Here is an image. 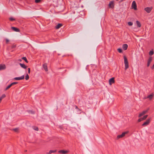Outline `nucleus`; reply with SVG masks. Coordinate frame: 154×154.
Wrapping results in <instances>:
<instances>
[{
	"mask_svg": "<svg viewBox=\"0 0 154 154\" xmlns=\"http://www.w3.org/2000/svg\"><path fill=\"white\" fill-rule=\"evenodd\" d=\"M28 112L29 113H31L32 114H34L35 113V112L32 111H29Z\"/></svg>",
	"mask_w": 154,
	"mask_h": 154,
	"instance_id": "nucleus-31",
	"label": "nucleus"
},
{
	"mask_svg": "<svg viewBox=\"0 0 154 154\" xmlns=\"http://www.w3.org/2000/svg\"><path fill=\"white\" fill-rule=\"evenodd\" d=\"M57 152L56 150H50L49 152H46V154H51L52 153H55Z\"/></svg>",
	"mask_w": 154,
	"mask_h": 154,
	"instance_id": "nucleus-17",
	"label": "nucleus"
},
{
	"mask_svg": "<svg viewBox=\"0 0 154 154\" xmlns=\"http://www.w3.org/2000/svg\"><path fill=\"white\" fill-rule=\"evenodd\" d=\"M151 68L152 69H154V64L153 65V66L151 67Z\"/></svg>",
	"mask_w": 154,
	"mask_h": 154,
	"instance_id": "nucleus-38",
	"label": "nucleus"
},
{
	"mask_svg": "<svg viewBox=\"0 0 154 154\" xmlns=\"http://www.w3.org/2000/svg\"><path fill=\"white\" fill-rule=\"evenodd\" d=\"M18 60V61H20V62H21V61H22V60H21V59H19V60Z\"/></svg>",
	"mask_w": 154,
	"mask_h": 154,
	"instance_id": "nucleus-39",
	"label": "nucleus"
},
{
	"mask_svg": "<svg viewBox=\"0 0 154 154\" xmlns=\"http://www.w3.org/2000/svg\"><path fill=\"white\" fill-rule=\"evenodd\" d=\"M153 51L152 50L150 51L149 52V54L150 56H152L153 54Z\"/></svg>",
	"mask_w": 154,
	"mask_h": 154,
	"instance_id": "nucleus-25",
	"label": "nucleus"
},
{
	"mask_svg": "<svg viewBox=\"0 0 154 154\" xmlns=\"http://www.w3.org/2000/svg\"><path fill=\"white\" fill-rule=\"evenodd\" d=\"M136 23L138 27H140L141 26V24L138 21H136Z\"/></svg>",
	"mask_w": 154,
	"mask_h": 154,
	"instance_id": "nucleus-22",
	"label": "nucleus"
},
{
	"mask_svg": "<svg viewBox=\"0 0 154 154\" xmlns=\"http://www.w3.org/2000/svg\"><path fill=\"white\" fill-rule=\"evenodd\" d=\"M82 113H84V112H82Z\"/></svg>",
	"mask_w": 154,
	"mask_h": 154,
	"instance_id": "nucleus-43",
	"label": "nucleus"
},
{
	"mask_svg": "<svg viewBox=\"0 0 154 154\" xmlns=\"http://www.w3.org/2000/svg\"><path fill=\"white\" fill-rule=\"evenodd\" d=\"M152 9V7H146L144 9V10L147 13H149L151 11Z\"/></svg>",
	"mask_w": 154,
	"mask_h": 154,
	"instance_id": "nucleus-7",
	"label": "nucleus"
},
{
	"mask_svg": "<svg viewBox=\"0 0 154 154\" xmlns=\"http://www.w3.org/2000/svg\"><path fill=\"white\" fill-rule=\"evenodd\" d=\"M128 24L129 26H131L133 25V23L131 22H129L128 23Z\"/></svg>",
	"mask_w": 154,
	"mask_h": 154,
	"instance_id": "nucleus-30",
	"label": "nucleus"
},
{
	"mask_svg": "<svg viewBox=\"0 0 154 154\" xmlns=\"http://www.w3.org/2000/svg\"><path fill=\"white\" fill-rule=\"evenodd\" d=\"M6 95L5 94H3L2 95V96L0 97V103L1 102L2 99L5 97Z\"/></svg>",
	"mask_w": 154,
	"mask_h": 154,
	"instance_id": "nucleus-21",
	"label": "nucleus"
},
{
	"mask_svg": "<svg viewBox=\"0 0 154 154\" xmlns=\"http://www.w3.org/2000/svg\"><path fill=\"white\" fill-rule=\"evenodd\" d=\"M75 106V108H77V106Z\"/></svg>",
	"mask_w": 154,
	"mask_h": 154,
	"instance_id": "nucleus-41",
	"label": "nucleus"
},
{
	"mask_svg": "<svg viewBox=\"0 0 154 154\" xmlns=\"http://www.w3.org/2000/svg\"><path fill=\"white\" fill-rule=\"evenodd\" d=\"M122 47L124 50H126L128 48V45L127 44H124L123 45Z\"/></svg>",
	"mask_w": 154,
	"mask_h": 154,
	"instance_id": "nucleus-16",
	"label": "nucleus"
},
{
	"mask_svg": "<svg viewBox=\"0 0 154 154\" xmlns=\"http://www.w3.org/2000/svg\"><path fill=\"white\" fill-rule=\"evenodd\" d=\"M62 26V25L61 24L59 23L55 26V28L56 29H57L60 28Z\"/></svg>",
	"mask_w": 154,
	"mask_h": 154,
	"instance_id": "nucleus-19",
	"label": "nucleus"
},
{
	"mask_svg": "<svg viewBox=\"0 0 154 154\" xmlns=\"http://www.w3.org/2000/svg\"><path fill=\"white\" fill-rule=\"evenodd\" d=\"M28 72L29 74L30 72V68H28Z\"/></svg>",
	"mask_w": 154,
	"mask_h": 154,
	"instance_id": "nucleus-37",
	"label": "nucleus"
},
{
	"mask_svg": "<svg viewBox=\"0 0 154 154\" xmlns=\"http://www.w3.org/2000/svg\"><path fill=\"white\" fill-rule=\"evenodd\" d=\"M20 66L23 68H24V69H26L27 68V66L24 64H22L21 63H20L19 64Z\"/></svg>",
	"mask_w": 154,
	"mask_h": 154,
	"instance_id": "nucleus-18",
	"label": "nucleus"
},
{
	"mask_svg": "<svg viewBox=\"0 0 154 154\" xmlns=\"http://www.w3.org/2000/svg\"><path fill=\"white\" fill-rule=\"evenodd\" d=\"M124 63L125 65V69H127L129 67L128 61L127 58L124 56Z\"/></svg>",
	"mask_w": 154,
	"mask_h": 154,
	"instance_id": "nucleus-1",
	"label": "nucleus"
},
{
	"mask_svg": "<svg viewBox=\"0 0 154 154\" xmlns=\"http://www.w3.org/2000/svg\"><path fill=\"white\" fill-rule=\"evenodd\" d=\"M12 84H10V85H8L5 88V90H7L10 88L11 86H12Z\"/></svg>",
	"mask_w": 154,
	"mask_h": 154,
	"instance_id": "nucleus-26",
	"label": "nucleus"
},
{
	"mask_svg": "<svg viewBox=\"0 0 154 154\" xmlns=\"http://www.w3.org/2000/svg\"><path fill=\"white\" fill-rule=\"evenodd\" d=\"M147 116H148L147 115H145V116H144L143 117L139 119L138 120V122H141L142 121H143V120L147 118Z\"/></svg>",
	"mask_w": 154,
	"mask_h": 154,
	"instance_id": "nucleus-8",
	"label": "nucleus"
},
{
	"mask_svg": "<svg viewBox=\"0 0 154 154\" xmlns=\"http://www.w3.org/2000/svg\"><path fill=\"white\" fill-rule=\"evenodd\" d=\"M29 78V77L28 74H27L25 76V79L28 80Z\"/></svg>",
	"mask_w": 154,
	"mask_h": 154,
	"instance_id": "nucleus-29",
	"label": "nucleus"
},
{
	"mask_svg": "<svg viewBox=\"0 0 154 154\" xmlns=\"http://www.w3.org/2000/svg\"><path fill=\"white\" fill-rule=\"evenodd\" d=\"M9 20L10 21H13L15 20V19L13 17H10L9 18Z\"/></svg>",
	"mask_w": 154,
	"mask_h": 154,
	"instance_id": "nucleus-32",
	"label": "nucleus"
},
{
	"mask_svg": "<svg viewBox=\"0 0 154 154\" xmlns=\"http://www.w3.org/2000/svg\"><path fill=\"white\" fill-rule=\"evenodd\" d=\"M5 40H6V43L8 44L9 42V40L7 38H6L5 39Z\"/></svg>",
	"mask_w": 154,
	"mask_h": 154,
	"instance_id": "nucleus-36",
	"label": "nucleus"
},
{
	"mask_svg": "<svg viewBox=\"0 0 154 154\" xmlns=\"http://www.w3.org/2000/svg\"><path fill=\"white\" fill-rule=\"evenodd\" d=\"M128 133V131H126L123 132L121 135H118L117 137V138L119 139L120 138H122L124 137L126 134H127Z\"/></svg>",
	"mask_w": 154,
	"mask_h": 154,
	"instance_id": "nucleus-2",
	"label": "nucleus"
},
{
	"mask_svg": "<svg viewBox=\"0 0 154 154\" xmlns=\"http://www.w3.org/2000/svg\"><path fill=\"white\" fill-rule=\"evenodd\" d=\"M77 111H78V114L81 113V111L78 108Z\"/></svg>",
	"mask_w": 154,
	"mask_h": 154,
	"instance_id": "nucleus-34",
	"label": "nucleus"
},
{
	"mask_svg": "<svg viewBox=\"0 0 154 154\" xmlns=\"http://www.w3.org/2000/svg\"><path fill=\"white\" fill-rule=\"evenodd\" d=\"M150 119H147L142 125L143 126H146L148 125L150 123Z\"/></svg>",
	"mask_w": 154,
	"mask_h": 154,
	"instance_id": "nucleus-5",
	"label": "nucleus"
},
{
	"mask_svg": "<svg viewBox=\"0 0 154 154\" xmlns=\"http://www.w3.org/2000/svg\"><path fill=\"white\" fill-rule=\"evenodd\" d=\"M22 59L24 60L26 63H28V61L27 60V59L26 57H23L22 58Z\"/></svg>",
	"mask_w": 154,
	"mask_h": 154,
	"instance_id": "nucleus-23",
	"label": "nucleus"
},
{
	"mask_svg": "<svg viewBox=\"0 0 154 154\" xmlns=\"http://www.w3.org/2000/svg\"><path fill=\"white\" fill-rule=\"evenodd\" d=\"M117 50L118 52L120 53H121L122 52V50L121 48H119Z\"/></svg>",
	"mask_w": 154,
	"mask_h": 154,
	"instance_id": "nucleus-28",
	"label": "nucleus"
},
{
	"mask_svg": "<svg viewBox=\"0 0 154 154\" xmlns=\"http://www.w3.org/2000/svg\"><path fill=\"white\" fill-rule=\"evenodd\" d=\"M131 7L132 8L134 9V10H136L137 8V5L136 2L135 1H133Z\"/></svg>",
	"mask_w": 154,
	"mask_h": 154,
	"instance_id": "nucleus-4",
	"label": "nucleus"
},
{
	"mask_svg": "<svg viewBox=\"0 0 154 154\" xmlns=\"http://www.w3.org/2000/svg\"><path fill=\"white\" fill-rule=\"evenodd\" d=\"M58 152L63 154H66L68 152V151L67 150H60L58 151Z\"/></svg>",
	"mask_w": 154,
	"mask_h": 154,
	"instance_id": "nucleus-12",
	"label": "nucleus"
},
{
	"mask_svg": "<svg viewBox=\"0 0 154 154\" xmlns=\"http://www.w3.org/2000/svg\"><path fill=\"white\" fill-rule=\"evenodd\" d=\"M109 84L110 85H111L114 82V78H112L110 79L109 80Z\"/></svg>",
	"mask_w": 154,
	"mask_h": 154,
	"instance_id": "nucleus-14",
	"label": "nucleus"
},
{
	"mask_svg": "<svg viewBox=\"0 0 154 154\" xmlns=\"http://www.w3.org/2000/svg\"><path fill=\"white\" fill-rule=\"evenodd\" d=\"M6 68L5 65L4 64H0V70H4Z\"/></svg>",
	"mask_w": 154,
	"mask_h": 154,
	"instance_id": "nucleus-13",
	"label": "nucleus"
},
{
	"mask_svg": "<svg viewBox=\"0 0 154 154\" xmlns=\"http://www.w3.org/2000/svg\"><path fill=\"white\" fill-rule=\"evenodd\" d=\"M109 6L110 8H113L114 7V2L112 1L110 2L109 4Z\"/></svg>",
	"mask_w": 154,
	"mask_h": 154,
	"instance_id": "nucleus-10",
	"label": "nucleus"
},
{
	"mask_svg": "<svg viewBox=\"0 0 154 154\" xmlns=\"http://www.w3.org/2000/svg\"><path fill=\"white\" fill-rule=\"evenodd\" d=\"M149 109V108H148L147 109L144 110L142 112L140 113L139 115V117H140L142 116L143 115H144L148 111V110Z\"/></svg>",
	"mask_w": 154,
	"mask_h": 154,
	"instance_id": "nucleus-6",
	"label": "nucleus"
},
{
	"mask_svg": "<svg viewBox=\"0 0 154 154\" xmlns=\"http://www.w3.org/2000/svg\"><path fill=\"white\" fill-rule=\"evenodd\" d=\"M41 1V0H35V2L36 3H38Z\"/></svg>",
	"mask_w": 154,
	"mask_h": 154,
	"instance_id": "nucleus-33",
	"label": "nucleus"
},
{
	"mask_svg": "<svg viewBox=\"0 0 154 154\" xmlns=\"http://www.w3.org/2000/svg\"><path fill=\"white\" fill-rule=\"evenodd\" d=\"M33 129L36 131H38V127H36V126H33L32 127Z\"/></svg>",
	"mask_w": 154,
	"mask_h": 154,
	"instance_id": "nucleus-24",
	"label": "nucleus"
},
{
	"mask_svg": "<svg viewBox=\"0 0 154 154\" xmlns=\"http://www.w3.org/2000/svg\"><path fill=\"white\" fill-rule=\"evenodd\" d=\"M19 129L18 128H16L13 129V130L15 132H17L18 131Z\"/></svg>",
	"mask_w": 154,
	"mask_h": 154,
	"instance_id": "nucleus-27",
	"label": "nucleus"
},
{
	"mask_svg": "<svg viewBox=\"0 0 154 154\" xmlns=\"http://www.w3.org/2000/svg\"><path fill=\"white\" fill-rule=\"evenodd\" d=\"M24 77V75H23L20 77H15L14 78V79L16 80H20L23 79Z\"/></svg>",
	"mask_w": 154,
	"mask_h": 154,
	"instance_id": "nucleus-9",
	"label": "nucleus"
},
{
	"mask_svg": "<svg viewBox=\"0 0 154 154\" xmlns=\"http://www.w3.org/2000/svg\"><path fill=\"white\" fill-rule=\"evenodd\" d=\"M17 83H18V82H14L11 83V84H12V85H14L17 84Z\"/></svg>",
	"mask_w": 154,
	"mask_h": 154,
	"instance_id": "nucleus-35",
	"label": "nucleus"
},
{
	"mask_svg": "<svg viewBox=\"0 0 154 154\" xmlns=\"http://www.w3.org/2000/svg\"><path fill=\"white\" fill-rule=\"evenodd\" d=\"M43 67L45 71L47 72L48 71L47 63H45L43 64Z\"/></svg>",
	"mask_w": 154,
	"mask_h": 154,
	"instance_id": "nucleus-15",
	"label": "nucleus"
},
{
	"mask_svg": "<svg viewBox=\"0 0 154 154\" xmlns=\"http://www.w3.org/2000/svg\"><path fill=\"white\" fill-rule=\"evenodd\" d=\"M11 29L12 30L15 32H20V30L18 28H17L14 27H11Z\"/></svg>",
	"mask_w": 154,
	"mask_h": 154,
	"instance_id": "nucleus-11",
	"label": "nucleus"
},
{
	"mask_svg": "<svg viewBox=\"0 0 154 154\" xmlns=\"http://www.w3.org/2000/svg\"><path fill=\"white\" fill-rule=\"evenodd\" d=\"M81 12V13H83V12H82H82Z\"/></svg>",
	"mask_w": 154,
	"mask_h": 154,
	"instance_id": "nucleus-42",
	"label": "nucleus"
},
{
	"mask_svg": "<svg viewBox=\"0 0 154 154\" xmlns=\"http://www.w3.org/2000/svg\"><path fill=\"white\" fill-rule=\"evenodd\" d=\"M152 60V57H150L147 60V67H149V65L150 63L151 62Z\"/></svg>",
	"mask_w": 154,
	"mask_h": 154,
	"instance_id": "nucleus-3",
	"label": "nucleus"
},
{
	"mask_svg": "<svg viewBox=\"0 0 154 154\" xmlns=\"http://www.w3.org/2000/svg\"><path fill=\"white\" fill-rule=\"evenodd\" d=\"M73 14H74L75 13V11H73Z\"/></svg>",
	"mask_w": 154,
	"mask_h": 154,
	"instance_id": "nucleus-40",
	"label": "nucleus"
},
{
	"mask_svg": "<svg viewBox=\"0 0 154 154\" xmlns=\"http://www.w3.org/2000/svg\"><path fill=\"white\" fill-rule=\"evenodd\" d=\"M27 151V150H25V152H26Z\"/></svg>",
	"mask_w": 154,
	"mask_h": 154,
	"instance_id": "nucleus-44",
	"label": "nucleus"
},
{
	"mask_svg": "<svg viewBox=\"0 0 154 154\" xmlns=\"http://www.w3.org/2000/svg\"><path fill=\"white\" fill-rule=\"evenodd\" d=\"M153 95L154 94H153L149 95L147 96V98H149V99L151 100L152 98Z\"/></svg>",
	"mask_w": 154,
	"mask_h": 154,
	"instance_id": "nucleus-20",
	"label": "nucleus"
}]
</instances>
